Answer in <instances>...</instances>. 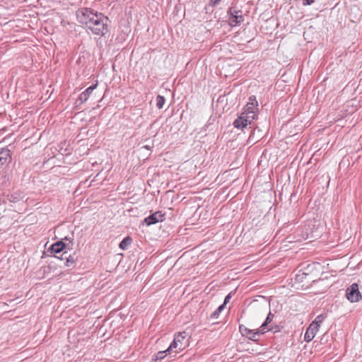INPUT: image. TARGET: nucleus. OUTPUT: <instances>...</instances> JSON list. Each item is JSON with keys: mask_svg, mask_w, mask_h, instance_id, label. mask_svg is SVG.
<instances>
[{"mask_svg": "<svg viewBox=\"0 0 362 362\" xmlns=\"http://www.w3.org/2000/svg\"><path fill=\"white\" fill-rule=\"evenodd\" d=\"M107 21V18L104 17L102 13L93 11L91 17L88 18L86 27L95 35H104L108 30Z\"/></svg>", "mask_w": 362, "mask_h": 362, "instance_id": "f257e3e1", "label": "nucleus"}, {"mask_svg": "<svg viewBox=\"0 0 362 362\" xmlns=\"http://www.w3.org/2000/svg\"><path fill=\"white\" fill-rule=\"evenodd\" d=\"M189 344L188 334L186 332L175 334L174 340L168 348V354H178L185 349Z\"/></svg>", "mask_w": 362, "mask_h": 362, "instance_id": "f03ea898", "label": "nucleus"}, {"mask_svg": "<svg viewBox=\"0 0 362 362\" xmlns=\"http://www.w3.org/2000/svg\"><path fill=\"white\" fill-rule=\"evenodd\" d=\"M257 117V113L246 114L243 112L241 115L234 121L233 125L237 129H243L248 125H251L254 119Z\"/></svg>", "mask_w": 362, "mask_h": 362, "instance_id": "7ed1b4c3", "label": "nucleus"}, {"mask_svg": "<svg viewBox=\"0 0 362 362\" xmlns=\"http://www.w3.org/2000/svg\"><path fill=\"white\" fill-rule=\"evenodd\" d=\"M228 15L229 24L232 27L240 25L244 21L242 11L235 7L229 8Z\"/></svg>", "mask_w": 362, "mask_h": 362, "instance_id": "20e7f679", "label": "nucleus"}, {"mask_svg": "<svg viewBox=\"0 0 362 362\" xmlns=\"http://www.w3.org/2000/svg\"><path fill=\"white\" fill-rule=\"evenodd\" d=\"M239 329L243 337H246L254 341H258L259 336L265 332V331H262V328L257 330L250 329L243 325L239 326Z\"/></svg>", "mask_w": 362, "mask_h": 362, "instance_id": "39448f33", "label": "nucleus"}, {"mask_svg": "<svg viewBox=\"0 0 362 362\" xmlns=\"http://www.w3.org/2000/svg\"><path fill=\"white\" fill-rule=\"evenodd\" d=\"M346 298L352 303L358 302L361 298V293L358 291V286L354 283L346 289Z\"/></svg>", "mask_w": 362, "mask_h": 362, "instance_id": "423d86ee", "label": "nucleus"}, {"mask_svg": "<svg viewBox=\"0 0 362 362\" xmlns=\"http://www.w3.org/2000/svg\"><path fill=\"white\" fill-rule=\"evenodd\" d=\"M93 11L88 8H81L76 11L78 21L82 25H86L88 18L91 17Z\"/></svg>", "mask_w": 362, "mask_h": 362, "instance_id": "0eeeda50", "label": "nucleus"}, {"mask_svg": "<svg viewBox=\"0 0 362 362\" xmlns=\"http://www.w3.org/2000/svg\"><path fill=\"white\" fill-rule=\"evenodd\" d=\"M164 219L165 215L160 211H156L145 218L143 221V224H145L146 226H149L158 222H162Z\"/></svg>", "mask_w": 362, "mask_h": 362, "instance_id": "6e6552de", "label": "nucleus"}, {"mask_svg": "<svg viewBox=\"0 0 362 362\" xmlns=\"http://www.w3.org/2000/svg\"><path fill=\"white\" fill-rule=\"evenodd\" d=\"M257 106L258 104L255 96L252 95L249 98V101L245 107L244 112H246V114L257 113L258 110Z\"/></svg>", "mask_w": 362, "mask_h": 362, "instance_id": "1a4fd4ad", "label": "nucleus"}, {"mask_svg": "<svg viewBox=\"0 0 362 362\" xmlns=\"http://www.w3.org/2000/svg\"><path fill=\"white\" fill-rule=\"evenodd\" d=\"M96 86L97 83L87 88L82 93L80 94L76 103L77 105H81L83 103L86 102L90 95L92 93L93 90L96 88Z\"/></svg>", "mask_w": 362, "mask_h": 362, "instance_id": "9d476101", "label": "nucleus"}, {"mask_svg": "<svg viewBox=\"0 0 362 362\" xmlns=\"http://www.w3.org/2000/svg\"><path fill=\"white\" fill-rule=\"evenodd\" d=\"M318 330L319 328L317 327V325L310 324L305 333L304 340L307 342L311 341Z\"/></svg>", "mask_w": 362, "mask_h": 362, "instance_id": "9b49d317", "label": "nucleus"}, {"mask_svg": "<svg viewBox=\"0 0 362 362\" xmlns=\"http://www.w3.org/2000/svg\"><path fill=\"white\" fill-rule=\"evenodd\" d=\"M11 160V152L8 148H2L0 150V163L3 165Z\"/></svg>", "mask_w": 362, "mask_h": 362, "instance_id": "f8f14e48", "label": "nucleus"}, {"mask_svg": "<svg viewBox=\"0 0 362 362\" xmlns=\"http://www.w3.org/2000/svg\"><path fill=\"white\" fill-rule=\"evenodd\" d=\"M64 243L62 241H58L50 246L49 251L52 255L58 254L64 250Z\"/></svg>", "mask_w": 362, "mask_h": 362, "instance_id": "ddd939ff", "label": "nucleus"}, {"mask_svg": "<svg viewBox=\"0 0 362 362\" xmlns=\"http://www.w3.org/2000/svg\"><path fill=\"white\" fill-rule=\"evenodd\" d=\"M58 259H60L61 260L65 259L66 262H64V265L68 267H74L75 264L74 257L69 255L67 252H63L62 257H58Z\"/></svg>", "mask_w": 362, "mask_h": 362, "instance_id": "4468645a", "label": "nucleus"}, {"mask_svg": "<svg viewBox=\"0 0 362 362\" xmlns=\"http://www.w3.org/2000/svg\"><path fill=\"white\" fill-rule=\"evenodd\" d=\"M168 354V349L165 351H158L152 356V361H157L158 360H162V359L165 358Z\"/></svg>", "mask_w": 362, "mask_h": 362, "instance_id": "2eb2a0df", "label": "nucleus"}, {"mask_svg": "<svg viewBox=\"0 0 362 362\" xmlns=\"http://www.w3.org/2000/svg\"><path fill=\"white\" fill-rule=\"evenodd\" d=\"M326 317L327 315L325 314H320L315 317V320L311 324L317 325V327L319 328Z\"/></svg>", "mask_w": 362, "mask_h": 362, "instance_id": "dca6fc26", "label": "nucleus"}, {"mask_svg": "<svg viewBox=\"0 0 362 362\" xmlns=\"http://www.w3.org/2000/svg\"><path fill=\"white\" fill-rule=\"evenodd\" d=\"M224 309V305H221L218 307L210 315L211 320H216L218 317L220 313Z\"/></svg>", "mask_w": 362, "mask_h": 362, "instance_id": "f3484780", "label": "nucleus"}, {"mask_svg": "<svg viewBox=\"0 0 362 362\" xmlns=\"http://www.w3.org/2000/svg\"><path fill=\"white\" fill-rule=\"evenodd\" d=\"M132 240L129 237L124 238L119 243V248L122 250H126L127 247L132 243Z\"/></svg>", "mask_w": 362, "mask_h": 362, "instance_id": "a211bd4d", "label": "nucleus"}, {"mask_svg": "<svg viewBox=\"0 0 362 362\" xmlns=\"http://www.w3.org/2000/svg\"><path fill=\"white\" fill-rule=\"evenodd\" d=\"M273 317H274V315L272 313H269L268 314L264 322L260 327V328L262 329V331H265V329H267V326L268 325V324H269L272 321Z\"/></svg>", "mask_w": 362, "mask_h": 362, "instance_id": "6ab92c4d", "label": "nucleus"}, {"mask_svg": "<svg viewBox=\"0 0 362 362\" xmlns=\"http://www.w3.org/2000/svg\"><path fill=\"white\" fill-rule=\"evenodd\" d=\"M156 107L158 109H162L165 104V98L163 96L159 95L156 97Z\"/></svg>", "mask_w": 362, "mask_h": 362, "instance_id": "aec40b11", "label": "nucleus"}, {"mask_svg": "<svg viewBox=\"0 0 362 362\" xmlns=\"http://www.w3.org/2000/svg\"><path fill=\"white\" fill-rule=\"evenodd\" d=\"M221 0H210L209 5L212 6H216L220 4Z\"/></svg>", "mask_w": 362, "mask_h": 362, "instance_id": "412c9836", "label": "nucleus"}, {"mask_svg": "<svg viewBox=\"0 0 362 362\" xmlns=\"http://www.w3.org/2000/svg\"><path fill=\"white\" fill-rule=\"evenodd\" d=\"M314 1L315 0H303V4L304 6H308L312 4Z\"/></svg>", "mask_w": 362, "mask_h": 362, "instance_id": "4be33fe9", "label": "nucleus"}, {"mask_svg": "<svg viewBox=\"0 0 362 362\" xmlns=\"http://www.w3.org/2000/svg\"><path fill=\"white\" fill-rule=\"evenodd\" d=\"M231 298L230 293L227 295L224 299V302L222 305H224V306L229 302L230 299Z\"/></svg>", "mask_w": 362, "mask_h": 362, "instance_id": "5701e85b", "label": "nucleus"}, {"mask_svg": "<svg viewBox=\"0 0 362 362\" xmlns=\"http://www.w3.org/2000/svg\"><path fill=\"white\" fill-rule=\"evenodd\" d=\"M45 249L42 252V257H44L45 256V245H44Z\"/></svg>", "mask_w": 362, "mask_h": 362, "instance_id": "b1692460", "label": "nucleus"}, {"mask_svg": "<svg viewBox=\"0 0 362 362\" xmlns=\"http://www.w3.org/2000/svg\"><path fill=\"white\" fill-rule=\"evenodd\" d=\"M2 165H3V164L0 163V168H1Z\"/></svg>", "mask_w": 362, "mask_h": 362, "instance_id": "393cba45", "label": "nucleus"}]
</instances>
